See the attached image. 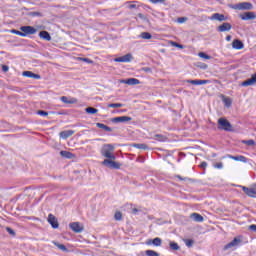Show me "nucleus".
<instances>
[{
  "mask_svg": "<svg viewBox=\"0 0 256 256\" xmlns=\"http://www.w3.org/2000/svg\"><path fill=\"white\" fill-rule=\"evenodd\" d=\"M156 137H161V135H156Z\"/></svg>",
  "mask_w": 256,
  "mask_h": 256,
  "instance_id": "nucleus-61",
  "label": "nucleus"
},
{
  "mask_svg": "<svg viewBox=\"0 0 256 256\" xmlns=\"http://www.w3.org/2000/svg\"><path fill=\"white\" fill-rule=\"evenodd\" d=\"M198 67L200 69H208L209 65H207V64H205L203 62H200V63H198Z\"/></svg>",
  "mask_w": 256,
  "mask_h": 256,
  "instance_id": "nucleus-47",
  "label": "nucleus"
},
{
  "mask_svg": "<svg viewBox=\"0 0 256 256\" xmlns=\"http://www.w3.org/2000/svg\"><path fill=\"white\" fill-rule=\"evenodd\" d=\"M6 231H7V233H9V235H10L11 237H17V233L15 232V230H13V228H11V227H6Z\"/></svg>",
  "mask_w": 256,
  "mask_h": 256,
  "instance_id": "nucleus-37",
  "label": "nucleus"
},
{
  "mask_svg": "<svg viewBox=\"0 0 256 256\" xmlns=\"http://www.w3.org/2000/svg\"><path fill=\"white\" fill-rule=\"evenodd\" d=\"M214 167L216 169H223V162H219V163L214 164Z\"/></svg>",
  "mask_w": 256,
  "mask_h": 256,
  "instance_id": "nucleus-50",
  "label": "nucleus"
},
{
  "mask_svg": "<svg viewBox=\"0 0 256 256\" xmlns=\"http://www.w3.org/2000/svg\"><path fill=\"white\" fill-rule=\"evenodd\" d=\"M114 219H115V221H121V219H123V214L121 213V211H117L114 214Z\"/></svg>",
  "mask_w": 256,
  "mask_h": 256,
  "instance_id": "nucleus-38",
  "label": "nucleus"
},
{
  "mask_svg": "<svg viewBox=\"0 0 256 256\" xmlns=\"http://www.w3.org/2000/svg\"><path fill=\"white\" fill-rule=\"evenodd\" d=\"M231 39H232V36H231V35H227V36H226V41H231Z\"/></svg>",
  "mask_w": 256,
  "mask_h": 256,
  "instance_id": "nucleus-57",
  "label": "nucleus"
},
{
  "mask_svg": "<svg viewBox=\"0 0 256 256\" xmlns=\"http://www.w3.org/2000/svg\"><path fill=\"white\" fill-rule=\"evenodd\" d=\"M145 253L147 256H159V253L155 250H146Z\"/></svg>",
  "mask_w": 256,
  "mask_h": 256,
  "instance_id": "nucleus-39",
  "label": "nucleus"
},
{
  "mask_svg": "<svg viewBox=\"0 0 256 256\" xmlns=\"http://www.w3.org/2000/svg\"><path fill=\"white\" fill-rule=\"evenodd\" d=\"M128 8H130V9H137V5H135V4H130V5L128 6Z\"/></svg>",
  "mask_w": 256,
  "mask_h": 256,
  "instance_id": "nucleus-54",
  "label": "nucleus"
},
{
  "mask_svg": "<svg viewBox=\"0 0 256 256\" xmlns=\"http://www.w3.org/2000/svg\"><path fill=\"white\" fill-rule=\"evenodd\" d=\"M10 33H13L14 35H19L20 37H23V31L12 29V30H10Z\"/></svg>",
  "mask_w": 256,
  "mask_h": 256,
  "instance_id": "nucleus-41",
  "label": "nucleus"
},
{
  "mask_svg": "<svg viewBox=\"0 0 256 256\" xmlns=\"http://www.w3.org/2000/svg\"><path fill=\"white\" fill-rule=\"evenodd\" d=\"M186 83H190L191 85H207V83H211L210 80H186Z\"/></svg>",
  "mask_w": 256,
  "mask_h": 256,
  "instance_id": "nucleus-19",
  "label": "nucleus"
},
{
  "mask_svg": "<svg viewBox=\"0 0 256 256\" xmlns=\"http://www.w3.org/2000/svg\"><path fill=\"white\" fill-rule=\"evenodd\" d=\"M212 157H217V154H213Z\"/></svg>",
  "mask_w": 256,
  "mask_h": 256,
  "instance_id": "nucleus-59",
  "label": "nucleus"
},
{
  "mask_svg": "<svg viewBox=\"0 0 256 256\" xmlns=\"http://www.w3.org/2000/svg\"><path fill=\"white\" fill-rule=\"evenodd\" d=\"M75 135V130H64L59 133L61 139H69V137Z\"/></svg>",
  "mask_w": 256,
  "mask_h": 256,
  "instance_id": "nucleus-18",
  "label": "nucleus"
},
{
  "mask_svg": "<svg viewBox=\"0 0 256 256\" xmlns=\"http://www.w3.org/2000/svg\"><path fill=\"white\" fill-rule=\"evenodd\" d=\"M20 31H22V37H27V35H35L37 29L33 26H21Z\"/></svg>",
  "mask_w": 256,
  "mask_h": 256,
  "instance_id": "nucleus-5",
  "label": "nucleus"
},
{
  "mask_svg": "<svg viewBox=\"0 0 256 256\" xmlns=\"http://www.w3.org/2000/svg\"><path fill=\"white\" fill-rule=\"evenodd\" d=\"M48 223L51 225L52 229H59V222L53 214L48 215Z\"/></svg>",
  "mask_w": 256,
  "mask_h": 256,
  "instance_id": "nucleus-13",
  "label": "nucleus"
},
{
  "mask_svg": "<svg viewBox=\"0 0 256 256\" xmlns=\"http://www.w3.org/2000/svg\"><path fill=\"white\" fill-rule=\"evenodd\" d=\"M249 230L253 231V233H256V224H252L249 226Z\"/></svg>",
  "mask_w": 256,
  "mask_h": 256,
  "instance_id": "nucleus-52",
  "label": "nucleus"
},
{
  "mask_svg": "<svg viewBox=\"0 0 256 256\" xmlns=\"http://www.w3.org/2000/svg\"><path fill=\"white\" fill-rule=\"evenodd\" d=\"M169 246L172 251H179V249H181V247H179V244L174 241H170Z\"/></svg>",
  "mask_w": 256,
  "mask_h": 256,
  "instance_id": "nucleus-32",
  "label": "nucleus"
},
{
  "mask_svg": "<svg viewBox=\"0 0 256 256\" xmlns=\"http://www.w3.org/2000/svg\"><path fill=\"white\" fill-rule=\"evenodd\" d=\"M40 39H43L44 41H51V34L47 30H42L39 32Z\"/></svg>",
  "mask_w": 256,
  "mask_h": 256,
  "instance_id": "nucleus-21",
  "label": "nucleus"
},
{
  "mask_svg": "<svg viewBox=\"0 0 256 256\" xmlns=\"http://www.w3.org/2000/svg\"><path fill=\"white\" fill-rule=\"evenodd\" d=\"M241 189L248 197H256V184L252 185L250 188L247 186H241Z\"/></svg>",
  "mask_w": 256,
  "mask_h": 256,
  "instance_id": "nucleus-6",
  "label": "nucleus"
},
{
  "mask_svg": "<svg viewBox=\"0 0 256 256\" xmlns=\"http://www.w3.org/2000/svg\"><path fill=\"white\" fill-rule=\"evenodd\" d=\"M144 161H145V159L142 158L141 163H143Z\"/></svg>",
  "mask_w": 256,
  "mask_h": 256,
  "instance_id": "nucleus-60",
  "label": "nucleus"
},
{
  "mask_svg": "<svg viewBox=\"0 0 256 256\" xmlns=\"http://www.w3.org/2000/svg\"><path fill=\"white\" fill-rule=\"evenodd\" d=\"M37 114L41 117H47V115H49V112L45 110H38Z\"/></svg>",
  "mask_w": 256,
  "mask_h": 256,
  "instance_id": "nucleus-42",
  "label": "nucleus"
},
{
  "mask_svg": "<svg viewBox=\"0 0 256 256\" xmlns=\"http://www.w3.org/2000/svg\"><path fill=\"white\" fill-rule=\"evenodd\" d=\"M242 143H243L244 145H248V147H253V146L256 145V142H255V140H253V139H250V140H243Z\"/></svg>",
  "mask_w": 256,
  "mask_h": 256,
  "instance_id": "nucleus-34",
  "label": "nucleus"
},
{
  "mask_svg": "<svg viewBox=\"0 0 256 256\" xmlns=\"http://www.w3.org/2000/svg\"><path fill=\"white\" fill-rule=\"evenodd\" d=\"M198 56L201 57V59H211V56L205 52H200Z\"/></svg>",
  "mask_w": 256,
  "mask_h": 256,
  "instance_id": "nucleus-40",
  "label": "nucleus"
},
{
  "mask_svg": "<svg viewBox=\"0 0 256 256\" xmlns=\"http://www.w3.org/2000/svg\"><path fill=\"white\" fill-rule=\"evenodd\" d=\"M190 219H192V221H195L196 223H203L205 221V218L201 214L196 212L190 215Z\"/></svg>",
  "mask_w": 256,
  "mask_h": 256,
  "instance_id": "nucleus-17",
  "label": "nucleus"
},
{
  "mask_svg": "<svg viewBox=\"0 0 256 256\" xmlns=\"http://www.w3.org/2000/svg\"><path fill=\"white\" fill-rule=\"evenodd\" d=\"M85 111H86V113H88V115H95V113L99 112V110L97 108L91 107V106L87 107L85 109Z\"/></svg>",
  "mask_w": 256,
  "mask_h": 256,
  "instance_id": "nucleus-31",
  "label": "nucleus"
},
{
  "mask_svg": "<svg viewBox=\"0 0 256 256\" xmlns=\"http://www.w3.org/2000/svg\"><path fill=\"white\" fill-rule=\"evenodd\" d=\"M60 99H61L62 103H66L67 105H73V104L77 103V98H71L69 100V98L67 96H62Z\"/></svg>",
  "mask_w": 256,
  "mask_h": 256,
  "instance_id": "nucleus-26",
  "label": "nucleus"
},
{
  "mask_svg": "<svg viewBox=\"0 0 256 256\" xmlns=\"http://www.w3.org/2000/svg\"><path fill=\"white\" fill-rule=\"evenodd\" d=\"M207 162H205V161H203V162H201V164H200V169H207Z\"/></svg>",
  "mask_w": 256,
  "mask_h": 256,
  "instance_id": "nucleus-51",
  "label": "nucleus"
},
{
  "mask_svg": "<svg viewBox=\"0 0 256 256\" xmlns=\"http://www.w3.org/2000/svg\"><path fill=\"white\" fill-rule=\"evenodd\" d=\"M102 165H104V167H108V169H121V163L116 162L115 159H104L102 162Z\"/></svg>",
  "mask_w": 256,
  "mask_h": 256,
  "instance_id": "nucleus-3",
  "label": "nucleus"
},
{
  "mask_svg": "<svg viewBox=\"0 0 256 256\" xmlns=\"http://www.w3.org/2000/svg\"><path fill=\"white\" fill-rule=\"evenodd\" d=\"M132 213H133L134 215H137V213H139V209L134 208V209L132 210Z\"/></svg>",
  "mask_w": 256,
  "mask_h": 256,
  "instance_id": "nucleus-55",
  "label": "nucleus"
},
{
  "mask_svg": "<svg viewBox=\"0 0 256 256\" xmlns=\"http://www.w3.org/2000/svg\"><path fill=\"white\" fill-rule=\"evenodd\" d=\"M69 227L74 231V233H83V225L79 222H72L69 224Z\"/></svg>",
  "mask_w": 256,
  "mask_h": 256,
  "instance_id": "nucleus-10",
  "label": "nucleus"
},
{
  "mask_svg": "<svg viewBox=\"0 0 256 256\" xmlns=\"http://www.w3.org/2000/svg\"><path fill=\"white\" fill-rule=\"evenodd\" d=\"M138 17H139V19H143V18H144V15L141 14V13H139V14H138Z\"/></svg>",
  "mask_w": 256,
  "mask_h": 256,
  "instance_id": "nucleus-58",
  "label": "nucleus"
},
{
  "mask_svg": "<svg viewBox=\"0 0 256 256\" xmlns=\"http://www.w3.org/2000/svg\"><path fill=\"white\" fill-rule=\"evenodd\" d=\"M256 83V72L252 74L251 78L243 81L241 83V87H251V85H255Z\"/></svg>",
  "mask_w": 256,
  "mask_h": 256,
  "instance_id": "nucleus-12",
  "label": "nucleus"
},
{
  "mask_svg": "<svg viewBox=\"0 0 256 256\" xmlns=\"http://www.w3.org/2000/svg\"><path fill=\"white\" fill-rule=\"evenodd\" d=\"M116 63H131L133 61V55L131 53L114 59Z\"/></svg>",
  "mask_w": 256,
  "mask_h": 256,
  "instance_id": "nucleus-7",
  "label": "nucleus"
},
{
  "mask_svg": "<svg viewBox=\"0 0 256 256\" xmlns=\"http://www.w3.org/2000/svg\"><path fill=\"white\" fill-rule=\"evenodd\" d=\"M132 147H135V149H142L143 151H147V149H149V146H147V144L133 143Z\"/></svg>",
  "mask_w": 256,
  "mask_h": 256,
  "instance_id": "nucleus-30",
  "label": "nucleus"
},
{
  "mask_svg": "<svg viewBox=\"0 0 256 256\" xmlns=\"http://www.w3.org/2000/svg\"><path fill=\"white\" fill-rule=\"evenodd\" d=\"M108 107H110L112 109H119L121 107H124V104H122V103H110V104H108Z\"/></svg>",
  "mask_w": 256,
  "mask_h": 256,
  "instance_id": "nucleus-35",
  "label": "nucleus"
},
{
  "mask_svg": "<svg viewBox=\"0 0 256 256\" xmlns=\"http://www.w3.org/2000/svg\"><path fill=\"white\" fill-rule=\"evenodd\" d=\"M146 245H154V247H161L163 240L159 237H156L154 239H148L146 240Z\"/></svg>",
  "mask_w": 256,
  "mask_h": 256,
  "instance_id": "nucleus-14",
  "label": "nucleus"
},
{
  "mask_svg": "<svg viewBox=\"0 0 256 256\" xmlns=\"http://www.w3.org/2000/svg\"><path fill=\"white\" fill-rule=\"evenodd\" d=\"M187 17H178L177 18V23H185L187 22Z\"/></svg>",
  "mask_w": 256,
  "mask_h": 256,
  "instance_id": "nucleus-45",
  "label": "nucleus"
},
{
  "mask_svg": "<svg viewBox=\"0 0 256 256\" xmlns=\"http://www.w3.org/2000/svg\"><path fill=\"white\" fill-rule=\"evenodd\" d=\"M184 243H185L186 247L191 248L195 244V240H193V239H186V240H184Z\"/></svg>",
  "mask_w": 256,
  "mask_h": 256,
  "instance_id": "nucleus-36",
  "label": "nucleus"
},
{
  "mask_svg": "<svg viewBox=\"0 0 256 256\" xmlns=\"http://www.w3.org/2000/svg\"><path fill=\"white\" fill-rule=\"evenodd\" d=\"M96 127H98V129H103L107 133H111L113 131V128H111L103 123H99V122L96 123Z\"/></svg>",
  "mask_w": 256,
  "mask_h": 256,
  "instance_id": "nucleus-29",
  "label": "nucleus"
},
{
  "mask_svg": "<svg viewBox=\"0 0 256 256\" xmlns=\"http://www.w3.org/2000/svg\"><path fill=\"white\" fill-rule=\"evenodd\" d=\"M141 71H144V73H153V70L150 67H143L141 68Z\"/></svg>",
  "mask_w": 256,
  "mask_h": 256,
  "instance_id": "nucleus-48",
  "label": "nucleus"
},
{
  "mask_svg": "<svg viewBox=\"0 0 256 256\" xmlns=\"http://www.w3.org/2000/svg\"><path fill=\"white\" fill-rule=\"evenodd\" d=\"M231 29H233V26L229 22H224L217 27L219 33H225V31H231Z\"/></svg>",
  "mask_w": 256,
  "mask_h": 256,
  "instance_id": "nucleus-11",
  "label": "nucleus"
},
{
  "mask_svg": "<svg viewBox=\"0 0 256 256\" xmlns=\"http://www.w3.org/2000/svg\"><path fill=\"white\" fill-rule=\"evenodd\" d=\"M165 1L167 0H150V2L153 3L154 5H157V3H165Z\"/></svg>",
  "mask_w": 256,
  "mask_h": 256,
  "instance_id": "nucleus-49",
  "label": "nucleus"
},
{
  "mask_svg": "<svg viewBox=\"0 0 256 256\" xmlns=\"http://www.w3.org/2000/svg\"><path fill=\"white\" fill-rule=\"evenodd\" d=\"M222 102L224 103L225 107L229 108L231 105H233V99L230 97H227L225 95H222Z\"/></svg>",
  "mask_w": 256,
  "mask_h": 256,
  "instance_id": "nucleus-27",
  "label": "nucleus"
},
{
  "mask_svg": "<svg viewBox=\"0 0 256 256\" xmlns=\"http://www.w3.org/2000/svg\"><path fill=\"white\" fill-rule=\"evenodd\" d=\"M140 37H141L142 39H147V40L153 39V35H151V33H149V32H142V33L140 34Z\"/></svg>",
  "mask_w": 256,
  "mask_h": 256,
  "instance_id": "nucleus-33",
  "label": "nucleus"
},
{
  "mask_svg": "<svg viewBox=\"0 0 256 256\" xmlns=\"http://www.w3.org/2000/svg\"><path fill=\"white\" fill-rule=\"evenodd\" d=\"M2 71H3L4 73H7V71H9V66H7V65H2Z\"/></svg>",
  "mask_w": 256,
  "mask_h": 256,
  "instance_id": "nucleus-53",
  "label": "nucleus"
},
{
  "mask_svg": "<svg viewBox=\"0 0 256 256\" xmlns=\"http://www.w3.org/2000/svg\"><path fill=\"white\" fill-rule=\"evenodd\" d=\"M120 83H122L124 85H139V83H141V81H139V79H137V78H128V79L120 80Z\"/></svg>",
  "mask_w": 256,
  "mask_h": 256,
  "instance_id": "nucleus-16",
  "label": "nucleus"
},
{
  "mask_svg": "<svg viewBox=\"0 0 256 256\" xmlns=\"http://www.w3.org/2000/svg\"><path fill=\"white\" fill-rule=\"evenodd\" d=\"M114 152L115 145L113 144H104L100 150L102 157H105L106 159H117Z\"/></svg>",
  "mask_w": 256,
  "mask_h": 256,
  "instance_id": "nucleus-1",
  "label": "nucleus"
},
{
  "mask_svg": "<svg viewBox=\"0 0 256 256\" xmlns=\"http://www.w3.org/2000/svg\"><path fill=\"white\" fill-rule=\"evenodd\" d=\"M228 157L229 159H233V161H240L241 163H247V161H249L247 157L243 155H237V156L228 155Z\"/></svg>",
  "mask_w": 256,
  "mask_h": 256,
  "instance_id": "nucleus-24",
  "label": "nucleus"
},
{
  "mask_svg": "<svg viewBox=\"0 0 256 256\" xmlns=\"http://www.w3.org/2000/svg\"><path fill=\"white\" fill-rule=\"evenodd\" d=\"M239 243H241V240L239 239V237H235L231 242L224 246V251H228V249H233V247H237Z\"/></svg>",
  "mask_w": 256,
  "mask_h": 256,
  "instance_id": "nucleus-15",
  "label": "nucleus"
},
{
  "mask_svg": "<svg viewBox=\"0 0 256 256\" xmlns=\"http://www.w3.org/2000/svg\"><path fill=\"white\" fill-rule=\"evenodd\" d=\"M232 9H237L238 11H251L253 9V4L251 2H241L232 6Z\"/></svg>",
  "mask_w": 256,
  "mask_h": 256,
  "instance_id": "nucleus-4",
  "label": "nucleus"
},
{
  "mask_svg": "<svg viewBox=\"0 0 256 256\" xmlns=\"http://www.w3.org/2000/svg\"><path fill=\"white\" fill-rule=\"evenodd\" d=\"M232 47L233 49H237L239 51L245 47V44H243V41L239 39H234L232 42Z\"/></svg>",
  "mask_w": 256,
  "mask_h": 256,
  "instance_id": "nucleus-20",
  "label": "nucleus"
},
{
  "mask_svg": "<svg viewBox=\"0 0 256 256\" xmlns=\"http://www.w3.org/2000/svg\"><path fill=\"white\" fill-rule=\"evenodd\" d=\"M173 47H177L178 49H184L185 47L183 44H179L177 42H172Z\"/></svg>",
  "mask_w": 256,
  "mask_h": 256,
  "instance_id": "nucleus-46",
  "label": "nucleus"
},
{
  "mask_svg": "<svg viewBox=\"0 0 256 256\" xmlns=\"http://www.w3.org/2000/svg\"><path fill=\"white\" fill-rule=\"evenodd\" d=\"M80 61H83L84 63H88L89 65H91V63H93V60L89 59V58H79Z\"/></svg>",
  "mask_w": 256,
  "mask_h": 256,
  "instance_id": "nucleus-44",
  "label": "nucleus"
},
{
  "mask_svg": "<svg viewBox=\"0 0 256 256\" xmlns=\"http://www.w3.org/2000/svg\"><path fill=\"white\" fill-rule=\"evenodd\" d=\"M22 75L23 77H28L29 79H41V75L35 74L31 71H24Z\"/></svg>",
  "mask_w": 256,
  "mask_h": 256,
  "instance_id": "nucleus-23",
  "label": "nucleus"
},
{
  "mask_svg": "<svg viewBox=\"0 0 256 256\" xmlns=\"http://www.w3.org/2000/svg\"><path fill=\"white\" fill-rule=\"evenodd\" d=\"M218 129L220 131H227L228 133H231L233 132V125L229 120H227V118L221 117L218 119Z\"/></svg>",
  "mask_w": 256,
  "mask_h": 256,
  "instance_id": "nucleus-2",
  "label": "nucleus"
},
{
  "mask_svg": "<svg viewBox=\"0 0 256 256\" xmlns=\"http://www.w3.org/2000/svg\"><path fill=\"white\" fill-rule=\"evenodd\" d=\"M176 177H177V179H179L180 181H185V179H186V178H182L181 175H177Z\"/></svg>",
  "mask_w": 256,
  "mask_h": 256,
  "instance_id": "nucleus-56",
  "label": "nucleus"
},
{
  "mask_svg": "<svg viewBox=\"0 0 256 256\" xmlns=\"http://www.w3.org/2000/svg\"><path fill=\"white\" fill-rule=\"evenodd\" d=\"M128 121H133V118L129 116H118L111 119V123H128Z\"/></svg>",
  "mask_w": 256,
  "mask_h": 256,
  "instance_id": "nucleus-9",
  "label": "nucleus"
},
{
  "mask_svg": "<svg viewBox=\"0 0 256 256\" xmlns=\"http://www.w3.org/2000/svg\"><path fill=\"white\" fill-rule=\"evenodd\" d=\"M60 155L64 159H73L75 157V154L65 150L60 151Z\"/></svg>",
  "mask_w": 256,
  "mask_h": 256,
  "instance_id": "nucleus-28",
  "label": "nucleus"
},
{
  "mask_svg": "<svg viewBox=\"0 0 256 256\" xmlns=\"http://www.w3.org/2000/svg\"><path fill=\"white\" fill-rule=\"evenodd\" d=\"M30 17H43V14L41 12H30Z\"/></svg>",
  "mask_w": 256,
  "mask_h": 256,
  "instance_id": "nucleus-43",
  "label": "nucleus"
},
{
  "mask_svg": "<svg viewBox=\"0 0 256 256\" xmlns=\"http://www.w3.org/2000/svg\"><path fill=\"white\" fill-rule=\"evenodd\" d=\"M212 21H227V17H225V15L220 14V13H214L211 16Z\"/></svg>",
  "mask_w": 256,
  "mask_h": 256,
  "instance_id": "nucleus-25",
  "label": "nucleus"
},
{
  "mask_svg": "<svg viewBox=\"0 0 256 256\" xmlns=\"http://www.w3.org/2000/svg\"><path fill=\"white\" fill-rule=\"evenodd\" d=\"M240 19H242V21H253V19H256V14L255 12H244L242 14H239Z\"/></svg>",
  "mask_w": 256,
  "mask_h": 256,
  "instance_id": "nucleus-8",
  "label": "nucleus"
},
{
  "mask_svg": "<svg viewBox=\"0 0 256 256\" xmlns=\"http://www.w3.org/2000/svg\"><path fill=\"white\" fill-rule=\"evenodd\" d=\"M52 244L55 245V247H57L63 253H69V248H67L65 244H61L58 241H52Z\"/></svg>",
  "mask_w": 256,
  "mask_h": 256,
  "instance_id": "nucleus-22",
  "label": "nucleus"
}]
</instances>
